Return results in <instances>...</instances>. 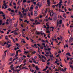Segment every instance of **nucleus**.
I'll return each instance as SVG.
<instances>
[{"mask_svg":"<svg viewBox=\"0 0 73 73\" xmlns=\"http://www.w3.org/2000/svg\"><path fill=\"white\" fill-rule=\"evenodd\" d=\"M73 38H72V37L71 36L69 39V42H72V41H73Z\"/></svg>","mask_w":73,"mask_h":73,"instance_id":"1","label":"nucleus"},{"mask_svg":"<svg viewBox=\"0 0 73 73\" xmlns=\"http://www.w3.org/2000/svg\"><path fill=\"white\" fill-rule=\"evenodd\" d=\"M47 2L48 6H50V1L49 0H47Z\"/></svg>","mask_w":73,"mask_h":73,"instance_id":"2","label":"nucleus"},{"mask_svg":"<svg viewBox=\"0 0 73 73\" xmlns=\"http://www.w3.org/2000/svg\"><path fill=\"white\" fill-rule=\"evenodd\" d=\"M34 16H37V12H36V11H34Z\"/></svg>","mask_w":73,"mask_h":73,"instance_id":"3","label":"nucleus"},{"mask_svg":"<svg viewBox=\"0 0 73 73\" xmlns=\"http://www.w3.org/2000/svg\"><path fill=\"white\" fill-rule=\"evenodd\" d=\"M24 22L25 23H27V24H29V21H28V20H25V21H24Z\"/></svg>","mask_w":73,"mask_h":73,"instance_id":"4","label":"nucleus"},{"mask_svg":"<svg viewBox=\"0 0 73 73\" xmlns=\"http://www.w3.org/2000/svg\"><path fill=\"white\" fill-rule=\"evenodd\" d=\"M66 56H71V55H70V53L68 52L66 53Z\"/></svg>","mask_w":73,"mask_h":73,"instance_id":"5","label":"nucleus"},{"mask_svg":"<svg viewBox=\"0 0 73 73\" xmlns=\"http://www.w3.org/2000/svg\"><path fill=\"white\" fill-rule=\"evenodd\" d=\"M57 19V17H54V21H56Z\"/></svg>","mask_w":73,"mask_h":73,"instance_id":"6","label":"nucleus"},{"mask_svg":"<svg viewBox=\"0 0 73 73\" xmlns=\"http://www.w3.org/2000/svg\"><path fill=\"white\" fill-rule=\"evenodd\" d=\"M36 55H37V56H38L41 59V57L39 54H36Z\"/></svg>","mask_w":73,"mask_h":73,"instance_id":"7","label":"nucleus"},{"mask_svg":"<svg viewBox=\"0 0 73 73\" xmlns=\"http://www.w3.org/2000/svg\"><path fill=\"white\" fill-rule=\"evenodd\" d=\"M59 24H62V20H60L59 21Z\"/></svg>","mask_w":73,"mask_h":73,"instance_id":"8","label":"nucleus"},{"mask_svg":"<svg viewBox=\"0 0 73 73\" xmlns=\"http://www.w3.org/2000/svg\"><path fill=\"white\" fill-rule=\"evenodd\" d=\"M35 68L36 69V70H39V68H38V67L37 66H36L35 67Z\"/></svg>","mask_w":73,"mask_h":73,"instance_id":"9","label":"nucleus"},{"mask_svg":"<svg viewBox=\"0 0 73 73\" xmlns=\"http://www.w3.org/2000/svg\"><path fill=\"white\" fill-rule=\"evenodd\" d=\"M17 49H19V47H17V48H14V50H16Z\"/></svg>","mask_w":73,"mask_h":73,"instance_id":"10","label":"nucleus"},{"mask_svg":"<svg viewBox=\"0 0 73 73\" xmlns=\"http://www.w3.org/2000/svg\"><path fill=\"white\" fill-rule=\"evenodd\" d=\"M11 39H12V40H13L14 43H15V40H14V39H13V37H11Z\"/></svg>","mask_w":73,"mask_h":73,"instance_id":"11","label":"nucleus"},{"mask_svg":"<svg viewBox=\"0 0 73 73\" xmlns=\"http://www.w3.org/2000/svg\"><path fill=\"white\" fill-rule=\"evenodd\" d=\"M58 5H59V8L60 9L61 8V5H60V4H58Z\"/></svg>","mask_w":73,"mask_h":73,"instance_id":"12","label":"nucleus"},{"mask_svg":"<svg viewBox=\"0 0 73 73\" xmlns=\"http://www.w3.org/2000/svg\"><path fill=\"white\" fill-rule=\"evenodd\" d=\"M18 53H19V52L18 51H17L16 52V55H18Z\"/></svg>","mask_w":73,"mask_h":73,"instance_id":"13","label":"nucleus"},{"mask_svg":"<svg viewBox=\"0 0 73 73\" xmlns=\"http://www.w3.org/2000/svg\"><path fill=\"white\" fill-rule=\"evenodd\" d=\"M27 62V60L26 59L24 60L23 61V63H25Z\"/></svg>","mask_w":73,"mask_h":73,"instance_id":"14","label":"nucleus"},{"mask_svg":"<svg viewBox=\"0 0 73 73\" xmlns=\"http://www.w3.org/2000/svg\"><path fill=\"white\" fill-rule=\"evenodd\" d=\"M15 55V54L13 53L12 54H11V56H14Z\"/></svg>","mask_w":73,"mask_h":73,"instance_id":"15","label":"nucleus"},{"mask_svg":"<svg viewBox=\"0 0 73 73\" xmlns=\"http://www.w3.org/2000/svg\"><path fill=\"white\" fill-rule=\"evenodd\" d=\"M0 33H4V32L3 31H1V30H0Z\"/></svg>","mask_w":73,"mask_h":73,"instance_id":"16","label":"nucleus"},{"mask_svg":"<svg viewBox=\"0 0 73 73\" xmlns=\"http://www.w3.org/2000/svg\"><path fill=\"white\" fill-rule=\"evenodd\" d=\"M63 17H65V18H66V15L65 14H64L63 15Z\"/></svg>","mask_w":73,"mask_h":73,"instance_id":"17","label":"nucleus"},{"mask_svg":"<svg viewBox=\"0 0 73 73\" xmlns=\"http://www.w3.org/2000/svg\"><path fill=\"white\" fill-rule=\"evenodd\" d=\"M0 14H2V15H4V13H3V12H2V11H0Z\"/></svg>","mask_w":73,"mask_h":73,"instance_id":"18","label":"nucleus"},{"mask_svg":"<svg viewBox=\"0 0 73 73\" xmlns=\"http://www.w3.org/2000/svg\"><path fill=\"white\" fill-rule=\"evenodd\" d=\"M9 22L10 23H12V19H9Z\"/></svg>","mask_w":73,"mask_h":73,"instance_id":"19","label":"nucleus"},{"mask_svg":"<svg viewBox=\"0 0 73 73\" xmlns=\"http://www.w3.org/2000/svg\"><path fill=\"white\" fill-rule=\"evenodd\" d=\"M2 24V21L0 20V25H1Z\"/></svg>","mask_w":73,"mask_h":73,"instance_id":"20","label":"nucleus"},{"mask_svg":"<svg viewBox=\"0 0 73 73\" xmlns=\"http://www.w3.org/2000/svg\"><path fill=\"white\" fill-rule=\"evenodd\" d=\"M14 35H18V33H17L15 32L14 33Z\"/></svg>","mask_w":73,"mask_h":73,"instance_id":"21","label":"nucleus"},{"mask_svg":"<svg viewBox=\"0 0 73 73\" xmlns=\"http://www.w3.org/2000/svg\"><path fill=\"white\" fill-rule=\"evenodd\" d=\"M20 2H21V1L20 0L19 1H18V3H17V4L18 5H19V3H20Z\"/></svg>","mask_w":73,"mask_h":73,"instance_id":"22","label":"nucleus"},{"mask_svg":"<svg viewBox=\"0 0 73 73\" xmlns=\"http://www.w3.org/2000/svg\"><path fill=\"white\" fill-rule=\"evenodd\" d=\"M36 25H38V24H40V22H37L36 23Z\"/></svg>","mask_w":73,"mask_h":73,"instance_id":"23","label":"nucleus"},{"mask_svg":"<svg viewBox=\"0 0 73 73\" xmlns=\"http://www.w3.org/2000/svg\"><path fill=\"white\" fill-rule=\"evenodd\" d=\"M25 36V35L24 34H23V35H22V36L23 37H25V36Z\"/></svg>","mask_w":73,"mask_h":73,"instance_id":"24","label":"nucleus"},{"mask_svg":"<svg viewBox=\"0 0 73 73\" xmlns=\"http://www.w3.org/2000/svg\"><path fill=\"white\" fill-rule=\"evenodd\" d=\"M26 2H27V1H26V0H24L23 1V3H26Z\"/></svg>","mask_w":73,"mask_h":73,"instance_id":"25","label":"nucleus"},{"mask_svg":"<svg viewBox=\"0 0 73 73\" xmlns=\"http://www.w3.org/2000/svg\"><path fill=\"white\" fill-rule=\"evenodd\" d=\"M40 33H41V35L42 34V33H40L39 32H38L37 33V35H40Z\"/></svg>","mask_w":73,"mask_h":73,"instance_id":"26","label":"nucleus"},{"mask_svg":"<svg viewBox=\"0 0 73 73\" xmlns=\"http://www.w3.org/2000/svg\"><path fill=\"white\" fill-rule=\"evenodd\" d=\"M49 28V26L47 27L46 28V30H48V29Z\"/></svg>","mask_w":73,"mask_h":73,"instance_id":"27","label":"nucleus"},{"mask_svg":"<svg viewBox=\"0 0 73 73\" xmlns=\"http://www.w3.org/2000/svg\"><path fill=\"white\" fill-rule=\"evenodd\" d=\"M19 61L20 62H22L23 61H22V60L21 59H19Z\"/></svg>","mask_w":73,"mask_h":73,"instance_id":"28","label":"nucleus"},{"mask_svg":"<svg viewBox=\"0 0 73 73\" xmlns=\"http://www.w3.org/2000/svg\"><path fill=\"white\" fill-rule=\"evenodd\" d=\"M11 69L12 70H14V69H15V68L12 67V68H11Z\"/></svg>","mask_w":73,"mask_h":73,"instance_id":"29","label":"nucleus"},{"mask_svg":"<svg viewBox=\"0 0 73 73\" xmlns=\"http://www.w3.org/2000/svg\"><path fill=\"white\" fill-rule=\"evenodd\" d=\"M27 10L28 11V9L27 8V9H26L25 11V12H27Z\"/></svg>","mask_w":73,"mask_h":73,"instance_id":"30","label":"nucleus"},{"mask_svg":"<svg viewBox=\"0 0 73 73\" xmlns=\"http://www.w3.org/2000/svg\"><path fill=\"white\" fill-rule=\"evenodd\" d=\"M50 29H54V27H50Z\"/></svg>","mask_w":73,"mask_h":73,"instance_id":"31","label":"nucleus"},{"mask_svg":"<svg viewBox=\"0 0 73 73\" xmlns=\"http://www.w3.org/2000/svg\"><path fill=\"white\" fill-rule=\"evenodd\" d=\"M7 8H8V6H7H7H5V8L4 9H7Z\"/></svg>","mask_w":73,"mask_h":73,"instance_id":"32","label":"nucleus"},{"mask_svg":"<svg viewBox=\"0 0 73 73\" xmlns=\"http://www.w3.org/2000/svg\"><path fill=\"white\" fill-rule=\"evenodd\" d=\"M51 49L50 48H48L47 49V50H48V51H50V50H51Z\"/></svg>","mask_w":73,"mask_h":73,"instance_id":"33","label":"nucleus"},{"mask_svg":"<svg viewBox=\"0 0 73 73\" xmlns=\"http://www.w3.org/2000/svg\"><path fill=\"white\" fill-rule=\"evenodd\" d=\"M31 16H33V12L31 11Z\"/></svg>","mask_w":73,"mask_h":73,"instance_id":"34","label":"nucleus"},{"mask_svg":"<svg viewBox=\"0 0 73 73\" xmlns=\"http://www.w3.org/2000/svg\"><path fill=\"white\" fill-rule=\"evenodd\" d=\"M70 0H69L68 1V4H70Z\"/></svg>","mask_w":73,"mask_h":73,"instance_id":"35","label":"nucleus"},{"mask_svg":"<svg viewBox=\"0 0 73 73\" xmlns=\"http://www.w3.org/2000/svg\"><path fill=\"white\" fill-rule=\"evenodd\" d=\"M38 9V7L36 6L35 7V9H36V10H37Z\"/></svg>","mask_w":73,"mask_h":73,"instance_id":"36","label":"nucleus"},{"mask_svg":"<svg viewBox=\"0 0 73 73\" xmlns=\"http://www.w3.org/2000/svg\"><path fill=\"white\" fill-rule=\"evenodd\" d=\"M8 11H11V8H9L8 9Z\"/></svg>","mask_w":73,"mask_h":73,"instance_id":"37","label":"nucleus"},{"mask_svg":"<svg viewBox=\"0 0 73 73\" xmlns=\"http://www.w3.org/2000/svg\"><path fill=\"white\" fill-rule=\"evenodd\" d=\"M46 54H49V52H46Z\"/></svg>","mask_w":73,"mask_h":73,"instance_id":"38","label":"nucleus"},{"mask_svg":"<svg viewBox=\"0 0 73 73\" xmlns=\"http://www.w3.org/2000/svg\"><path fill=\"white\" fill-rule=\"evenodd\" d=\"M19 14L20 15H21L22 14H21V12H19Z\"/></svg>","mask_w":73,"mask_h":73,"instance_id":"39","label":"nucleus"},{"mask_svg":"<svg viewBox=\"0 0 73 73\" xmlns=\"http://www.w3.org/2000/svg\"><path fill=\"white\" fill-rule=\"evenodd\" d=\"M7 44V42H5L3 44V45H4V46L5 45V44Z\"/></svg>","mask_w":73,"mask_h":73,"instance_id":"40","label":"nucleus"},{"mask_svg":"<svg viewBox=\"0 0 73 73\" xmlns=\"http://www.w3.org/2000/svg\"><path fill=\"white\" fill-rule=\"evenodd\" d=\"M9 73H11L12 72V71L10 70H9Z\"/></svg>","mask_w":73,"mask_h":73,"instance_id":"41","label":"nucleus"},{"mask_svg":"<svg viewBox=\"0 0 73 73\" xmlns=\"http://www.w3.org/2000/svg\"><path fill=\"white\" fill-rule=\"evenodd\" d=\"M62 1H60V2H59V4H62Z\"/></svg>","mask_w":73,"mask_h":73,"instance_id":"42","label":"nucleus"},{"mask_svg":"<svg viewBox=\"0 0 73 73\" xmlns=\"http://www.w3.org/2000/svg\"><path fill=\"white\" fill-rule=\"evenodd\" d=\"M20 16L21 18H23V14H21V15Z\"/></svg>","mask_w":73,"mask_h":73,"instance_id":"43","label":"nucleus"},{"mask_svg":"<svg viewBox=\"0 0 73 73\" xmlns=\"http://www.w3.org/2000/svg\"><path fill=\"white\" fill-rule=\"evenodd\" d=\"M40 49H44V47H43V46L40 47Z\"/></svg>","mask_w":73,"mask_h":73,"instance_id":"44","label":"nucleus"},{"mask_svg":"<svg viewBox=\"0 0 73 73\" xmlns=\"http://www.w3.org/2000/svg\"><path fill=\"white\" fill-rule=\"evenodd\" d=\"M42 5L41 4H40V5H39V6L40 8V7H41Z\"/></svg>","mask_w":73,"mask_h":73,"instance_id":"45","label":"nucleus"},{"mask_svg":"<svg viewBox=\"0 0 73 73\" xmlns=\"http://www.w3.org/2000/svg\"><path fill=\"white\" fill-rule=\"evenodd\" d=\"M3 5L4 6H7V4H6V3H4V4H3Z\"/></svg>","mask_w":73,"mask_h":73,"instance_id":"46","label":"nucleus"},{"mask_svg":"<svg viewBox=\"0 0 73 73\" xmlns=\"http://www.w3.org/2000/svg\"><path fill=\"white\" fill-rule=\"evenodd\" d=\"M26 15H27V14H26V13H24L23 14V16H25Z\"/></svg>","mask_w":73,"mask_h":73,"instance_id":"47","label":"nucleus"},{"mask_svg":"<svg viewBox=\"0 0 73 73\" xmlns=\"http://www.w3.org/2000/svg\"><path fill=\"white\" fill-rule=\"evenodd\" d=\"M55 70L56 72H57V71L58 72V71H59V70H57V69H55Z\"/></svg>","mask_w":73,"mask_h":73,"instance_id":"48","label":"nucleus"},{"mask_svg":"<svg viewBox=\"0 0 73 73\" xmlns=\"http://www.w3.org/2000/svg\"><path fill=\"white\" fill-rule=\"evenodd\" d=\"M11 12H13V13H15V11H14V10H11Z\"/></svg>","mask_w":73,"mask_h":73,"instance_id":"49","label":"nucleus"},{"mask_svg":"<svg viewBox=\"0 0 73 73\" xmlns=\"http://www.w3.org/2000/svg\"><path fill=\"white\" fill-rule=\"evenodd\" d=\"M50 57H52V58H53V55H50Z\"/></svg>","mask_w":73,"mask_h":73,"instance_id":"50","label":"nucleus"},{"mask_svg":"<svg viewBox=\"0 0 73 73\" xmlns=\"http://www.w3.org/2000/svg\"><path fill=\"white\" fill-rule=\"evenodd\" d=\"M7 51H8V50H7L5 51H4V53H6L7 52Z\"/></svg>","mask_w":73,"mask_h":73,"instance_id":"51","label":"nucleus"},{"mask_svg":"<svg viewBox=\"0 0 73 73\" xmlns=\"http://www.w3.org/2000/svg\"><path fill=\"white\" fill-rule=\"evenodd\" d=\"M42 42H45V40H42Z\"/></svg>","mask_w":73,"mask_h":73,"instance_id":"52","label":"nucleus"},{"mask_svg":"<svg viewBox=\"0 0 73 73\" xmlns=\"http://www.w3.org/2000/svg\"><path fill=\"white\" fill-rule=\"evenodd\" d=\"M14 27H17V24H15L14 25Z\"/></svg>","mask_w":73,"mask_h":73,"instance_id":"53","label":"nucleus"},{"mask_svg":"<svg viewBox=\"0 0 73 73\" xmlns=\"http://www.w3.org/2000/svg\"><path fill=\"white\" fill-rule=\"evenodd\" d=\"M32 53L33 54H35V53H36V51H34Z\"/></svg>","mask_w":73,"mask_h":73,"instance_id":"54","label":"nucleus"},{"mask_svg":"<svg viewBox=\"0 0 73 73\" xmlns=\"http://www.w3.org/2000/svg\"><path fill=\"white\" fill-rule=\"evenodd\" d=\"M0 44L2 46H4V44H3L2 43H0Z\"/></svg>","mask_w":73,"mask_h":73,"instance_id":"55","label":"nucleus"},{"mask_svg":"<svg viewBox=\"0 0 73 73\" xmlns=\"http://www.w3.org/2000/svg\"><path fill=\"white\" fill-rule=\"evenodd\" d=\"M12 58H10V59H9V61H12Z\"/></svg>","mask_w":73,"mask_h":73,"instance_id":"56","label":"nucleus"},{"mask_svg":"<svg viewBox=\"0 0 73 73\" xmlns=\"http://www.w3.org/2000/svg\"><path fill=\"white\" fill-rule=\"evenodd\" d=\"M70 64H73V62H72L71 61H70L69 62Z\"/></svg>","mask_w":73,"mask_h":73,"instance_id":"57","label":"nucleus"},{"mask_svg":"<svg viewBox=\"0 0 73 73\" xmlns=\"http://www.w3.org/2000/svg\"><path fill=\"white\" fill-rule=\"evenodd\" d=\"M30 9H33V7H30Z\"/></svg>","mask_w":73,"mask_h":73,"instance_id":"58","label":"nucleus"},{"mask_svg":"<svg viewBox=\"0 0 73 73\" xmlns=\"http://www.w3.org/2000/svg\"><path fill=\"white\" fill-rule=\"evenodd\" d=\"M13 65H12L10 66L11 68H13Z\"/></svg>","mask_w":73,"mask_h":73,"instance_id":"59","label":"nucleus"},{"mask_svg":"<svg viewBox=\"0 0 73 73\" xmlns=\"http://www.w3.org/2000/svg\"><path fill=\"white\" fill-rule=\"evenodd\" d=\"M16 45H17V46H19V44H18V43H16Z\"/></svg>","mask_w":73,"mask_h":73,"instance_id":"60","label":"nucleus"},{"mask_svg":"<svg viewBox=\"0 0 73 73\" xmlns=\"http://www.w3.org/2000/svg\"><path fill=\"white\" fill-rule=\"evenodd\" d=\"M44 50L45 51H46V50L47 51H48V49H47L46 48H44Z\"/></svg>","mask_w":73,"mask_h":73,"instance_id":"61","label":"nucleus"},{"mask_svg":"<svg viewBox=\"0 0 73 73\" xmlns=\"http://www.w3.org/2000/svg\"><path fill=\"white\" fill-rule=\"evenodd\" d=\"M21 60H24V58H23V57H21Z\"/></svg>","mask_w":73,"mask_h":73,"instance_id":"62","label":"nucleus"},{"mask_svg":"<svg viewBox=\"0 0 73 73\" xmlns=\"http://www.w3.org/2000/svg\"><path fill=\"white\" fill-rule=\"evenodd\" d=\"M46 42H47V43H49V42H48V40H46Z\"/></svg>","mask_w":73,"mask_h":73,"instance_id":"63","label":"nucleus"},{"mask_svg":"<svg viewBox=\"0 0 73 73\" xmlns=\"http://www.w3.org/2000/svg\"><path fill=\"white\" fill-rule=\"evenodd\" d=\"M56 16H57V15H56V14H54V17H57Z\"/></svg>","mask_w":73,"mask_h":73,"instance_id":"64","label":"nucleus"}]
</instances>
